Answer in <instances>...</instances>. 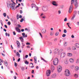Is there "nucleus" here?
I'll use <instances>...</instances> for the list:
<instances>
[{"instance_id":"1","label":"nucleus","mask_w":79,"mask_h":79,"mask_svg":"<svg viewBox=\"0 0 79 79\" xmlns=\"http://www.w3.org/2000/svg\"><path fill=\"white\" fill-rule=\"evenodd\" d=\"M74 3V5L75 6L76 8L78 7V2H77V0H72L71 1V5H70L69 10V13H71L72 12V10H73V4Z\"/></svg>"},{"instance_id":"2","label":"nucleus","mask_w":79,"mask_h":79,"mask_svg":"<svg viewBox=\"0 0 79 79\" xmlns=\"http://www.w3.org/2000/svg\"><path fill=\"white\" fill-rule=\"evenodd\" d=\"M7 7L8 8H11L12 10H15V5L14 4L12 3H9L7 4Z\"/></svg>"},{"instance_id":"3","label":"nucleus","mask_w":79,"mask_h":79,"mask_svg":"<svg viewBox=\"0 0 79 79\" xmlns=\"http://www.w3.org/2000/svg\"><path fill=\"white\" fill-rule=\"evenodd\" d=\"M53 62L54 65H55V66L57 65V64H58V59L57 58H56L53 60Z\"/></svg>"},{"instance_id":"4","label":"nucleus","mask_w":79,"mask_h":79,"mask_svg":"<svg viewBox=\"0 0 79 79\" xmlns=\"http://www.w3.org/2000/svg\"><path fill=\"white\" fill-rule=\"evenodd\" d=\"M62 51H63V49H61L59 50V52L58 51V49L56 48L55 50H54V54H56V53L58 52L60 53H61V52H62Z\"/></svg>"},{"instance_id":"5","label":"nucleus","mask_w":79,"mask_h":79,"mask_svg":"<svg viewBox=\"0 0 79 79\" xmlns=\"http://www.w3.org/2000/svg\"><path fill=\"white\" fill-rule=\"evenodd\" d=\"M65 75L66 76H69V75H70V72L69 71V70L67 69L65 71Z\"/></svg>"},{"instance_id":"6","label":"nucleus","mask_w":79,"mask_h":79,"mask_svg":"<svg viewBox=\"0 0 79 79\" xmlns=\"http://www.w3.org/2000/svg\"><path fill=\"white\" fill-rule=\"evenodd\" d=\"M42 9L44 11H47L48 10V8L46 6H43L42 7Z\"/></svg>"},{"instance_id":"7","label":"nucleus","mask_w":79,"mask_h":79,"mask_svg":"<svg viewBox=\"0 0 79 79\" xmlns=\"http://www.w3.org/2000/svg\"><path fill=\"white\" fill-rule=\"evenodd\" d=\"M62 69V67L60 65H59L58 66V69H57V71L58 73H60V72H61V70Z\"/></svg>"},{"instance_id":"8","label":"nucleus","mask_w":79,"mask_h":79,"mask_svg":"<svg viewBox=\"0 0 79 79\" xmlns=\"http://www.w3.org/2000/svg\"><path fill=\"white\" fill-rule=\"evenodd\" d=\"M31 6L32 8H36V10H38V7L36 6L34 4H32L31 5Z\"/></svg>"},{"instance_id":"9","label":"nucleus","mask_w":79,"mask_h":79,"mask_svg":"<svg viewBox=\"0 0 79 79\" xmlns=\"http://www.w3.org/2000/svg\"><path fill=\"white\" fill-rule=\"evenodd\" d=\"M51 73V71L50 70H47L46 71V75L47 76H50V74Z\"/></svg>"},{"instance_id":"10","label":"nucleus","mask_w":79,"mask_h":79,"mask_svg":"<svg viewBox=\"0 0 79 79\" xmlns=\"http://www.w3.org/2000/svg\"><path fill=\"white\" fill-rule=\"evenodd\" d=\"M66 55V53L65 52H63L61 53L60 56L61 58H64V56H65Z\"/></svg>"},{"instance_id":"11","label":"nucleus","mask_w":79,"mask_h":79,"mask_svg":"<svg viewBox=\"0 0 79 79\" xmlns=\"http://www.w3.org/2000/svg\"><path fill=\"white\" fill-rule=\"evenodd\" d=\"M41 31L42 34H45L47 32V30H46V29H43Z\"/></svg>"},{"instance_id":"12","label":"nucleus","mask_w":79,"mask_h":79,"mask_svg":"<svg viewBox=\"0 0 79 79\" xmlns=\"http://www.w3.org/2000/svg\"><path fill=\"white\" fill-rule=\"evenodd\" d=\"M16 43L18 45L17 46L18 47V48H19V47H20V43H19V41H17Z\"/></svg>"},{"instance_id":"13","label":"nucleus","mask_w":79,"mask_h":79,"mask_svg":"<svg viewBox=\"0 0 79 79\" xmlns=\"http://www.w3.org/2000/svg\"><path fill=\"white\" fill-rule=\"evenodd\" d=\"M56 77V74L55 73L53 74L52 76V78H55V77Z\"/></svg>"},{"instance_id":"14","label":"nucleus","mask_w":79,"mask_h":79,"mask_svg":"<svg viewBox=\"0 0 79 79\" xmlns=\"http://www.w3.org/2000/svg\"><path fill=\"white\" fill-rule=\"evenodd\" d=\"M52 4L53 5H54V6H56L57 5V4H56V2L55 1H53Z\"/></svg>"},{"instance_id":"15","label":"nucleus","mask_w":79,"mask_h":79,"mask_svg":"<svg viewBox=\"0 0 79 79\" xmlns=\"http://www.w3.org/2000/svg\"><path fill=\"white\" fill-rule=\"evenodd\" d=\"M15 29L17 32H20V29H19V27H16Z\"/></svg>"},{"instance_id":"16","label":"nucleus","mask_w":79,"mask_h":79,"mask_svg":"<svg viewBox=\"0 0 79 79\" xmlns=\"http://www.w3.org/2000/svg\"><path fill=\"white\" fill-rule=\"evenodd\" d=\"M4 62L6 66H8V62L7 61L5 60V61H4Z\"/></svg>"},{"instance_id":"17","label":"nucleus","mask_w":79,"mask_h":79,"mask_svg":"<svg viewBox=\"0 0 79 79\" xmlns=\"http://www.w3.org/2000/svg\"><path fill=\"white\" fill-rule=\"evenodd\" d=\"M69 61L70 63H74V59L72 58H71L69 60Z\"/></svg>"},{"instance_id":"18","label":"nucleus","mask_w":79,"mask_h":79,"mask_svg":"<svg viewBox=\"0 0 79 79\" xmlns=\"http://www.w3.org/2000/svg\"><path fill=\"white\" fill-rule=\"evenodd\" d=\"M68 42H65L64 43L63 46L64 47H66V46H67V45H68Z\"/></svg>"},{"instance_id":"19","label":"nucleus","mask_w":79,"mask_h":79,"mask_svg":"<svg viewBox=\"0 0 79 79\" xmlns=\"http://www.w3.org/2000/svg\"><path fill=\"white\" fill-rule=\"evenodd\" d=\"M75 16H76V15H75V14H73V16H72L71 18V20L73 21V20H74V18H75Z\"/></svg>"},{"instance_id":"20","label":"nucleus","mask_w":79,"mask_h":79,"mask_svg":"<svg viewBox=\"0 0 79 79\" xmlns=\"http://www.w3.org/2000/svg\"><path fill=\"white\" fill-rule=\"evenodd\" d=\"M73 54L71 53H67V56H71Z\"/></svg>"},{"instance_id":"21","label":"nucleus","mask_w":79,"mask_h":79,"mask_svg":"<svg viewBox=\"0 0 79 79\" xmlns=\"http://www.w3.org/2000/svg\"><path fill=\"white\" fill-rule=\"evenodd\" d=\"M75 46L77 48H79V44H75Z\"/></svg>"},{"instance_id":"22","label":"nucleus","mask_w":79,"mask_h":79,"mask_svg":"<svg viewBox=\"0 0 79 79\" xmlns=\"http://www.w3.org/2000/svg\"><path fill=\"white\" fill-rule=\"evenodd\" d=\"M20 39L21 42H24V39L23 38V37H20Z\"/></svg>"},{"instance_id":"23","label":"nucleus","mask_w":79,"mask_h":79,"mask_svg":"<svg viewBox=\"0 0 79 79\" xmlns=\"http://www.w3.org/2000/svg\"><path fill=\"white\" fill-rule=\"evenodd\" d=\"M75 69L76 71H78L79 70V67H78V66H76L75 68Z\"/></svg>"},{"instance_id":"24","label":"nucleus","mask_w":79,"mask_h":79,"mask_svg":"<svg viewBox=\"0 0 79 79\" xmlns=\"http://www.w3.org/2000/svg\"><path fill=\"white\" fill-rule=\"evenodd\" d=\"M19 18H20V15L17 14V19H19Z\"/></svg>"},{"instance_id":"25","label":"nucleus","mask_w":79,"mask_h":79,"mask_svg":"<svg viewBox=\"0 0 79 79\" xmlns=\"http://www.w3.org/2000/svg\"><path fill=\"white\" fill-rule=\"evenodd\" d=\"M25 63L26 64H29V62L27 61V60H26L25 61Z\"/></svg>"},{"instance_id":"26","label":"nucleus","mask_w":79,"mask_h":79,"mask_svg":"<svg viewBox=\"0 0 79 79\" xmlns=\"http://www.w3.org/2000/svg\"><path fill=\"white\" fill-rule=\"evenodd\" d=\"M51 69L52 71H53L55 69V67L54 66L52 65L51 66Z\"/></svg>"},{"instance_id":"27","label":"nucleus","mask_w":79,"mask_h":79,"mask_svg":"<svg viewBox=\"0 0 79 79\" xmlns=\"http://www.w3.org/2000/svg\"><path fill=\"white\" fill-rule=\"evenodd\" d=\"M22 35H23V38H24V37H25V33H23L22 34Z\"/></svg>"},{"instance_id":"28","label":"nucleus","mask_w":79,"mask_h":79,"mask_svg":"<svg viewBox=\"0 0 79 79\" xmlns=\"http://www.w3.org/2000/svg\"><path fill=\"white\" fill-rule=\"evenodd\" d=\"M41 60H43L44 61V62H45L46 63L47 62V61L45 60H44V58H42V57H41Z\"/></svg>"},{"instance_id":"29","label":"nucleus","mask_w":79,"mask_h":79,"mask_svg":"<svg viewBox=\"0 0 79 79\" xmlns=\"http://www.w3.org/2000/svg\"><path fill=\"white\" fill-rule=\"evenodd\" d=\"M59 34V32H57L56 33H55V35L56 36H58V35Z\"/></svg>"},{"instance_id":"30","label":"nucleus","mask_w":79,"mask_h":79,"mask_svg":"<svg viewBox=\"0 0 79 79\" xmlns=\"http://www.w3.org/2000/svg\"><path fill=\"white\" fill-rule=\"evenodd\" d=\"M74 77H78V75L75 74L74 75Z\"/></svg>"},{"instance_id":"31","label":"nucleus","mask_w":79,"mask_h":79,"mask_svg":"<svg viewBox=\"0 0 79 79\" xmlns=\"http://www.w3.org/2000/svg\"><path fill=\"white\" fill-rule=\"evenodd\" d=\"M76 63H77V64H78L79 63V59H77V60L76 61Z\"/></svg>"},{"instance_id":"32","label":"nucleus","mask_w":79,"mask_h":79,"mask_svg":"<svg viewBox=\"0 0 79 79\" xmlns=\"http://www.w3.org/2000/svg\"><path fill=\"white\" fill-rule=\"evenodd\" d=\"M16 55L17 56H18L19 57V56L20 55V54H19V52H17L16 53Z\"/></svg>"},{"instance_id":"33","label":"nucleus","mask_w":79,"mask_h":79,"mask_svg":"<svg viewBox=\"0 0 79 79\" xmlns=\"http://www.w3.org/2000/svg\"><path fill=\"white\" fill-rule=\"evenodd\" d=\"M3 15L4 17H6V13H4Z\"/></svg>"},{"instance_id":"34","label":"nucleus","mask_w":79,"mask_h":79,"mask_svg":"<svg viewBox=\"0 0 79 79\" xmlns=\"http://www.w3.org/2000/svg\"><path fill=\"white\" fill-rule=\"evenodd\" d=\"M65 64H68V61L67 60H66L65 61Z\"/></svg>"},{"instance_id":"35","label":"nucleus","mask_w":79,"mask_h":79,"mask_svg":"<svg viewBox=\"0 0 79 79\" xmlns=\"http://www.w3.org/2000/svg\"><path fill=\"white\" fill-rule=\"evenodd\" d=\"M23 21H24V19L23 18L21 19V20H20V22H21V23H23Z\"/></svg>"},{"instance_id":"36","label":"nucleus","mask_w":79,"mask_h":79,"mask_svg":"<svg viewBox=\"0 0 79 79\" xmlns=\"http://www.w3.org/2000/svg\"><path fill=\"white\" fill-rule=\"evenodd\" d=\"M64 32L65 34L67 32V31H66V30L64 29Z\"/></svg>"},{"instance_id":"37","label":"nucleus","mask_w":79,"mask_h":79,"mask_svg":"<svg viewBox=\"0 0 79 79\" xmlns=\"http://www.w3.org/2000/svg\"><path fill=\"white\" fill-rule=\"evenodd\" d=\"M19 6H20V3H19L18 4V5L17 6L15 7V8H18V7H19Z\"/></svg>"},{"instance_id":"38","label":"nucleus","mask_w":79,"mask_h":79,"mask_svg":"<svg viewBox=\"0 0 79 79\" xmlns=\"http://www.w3.org/2000/svg\"><path fill=\"white\" fill-rule=\"evenodd\" d=\"M18 66V64L16 63L15 62V67H16Z\"/></svg>"},{"instance_id":"39","label":"nucleus","mask_w":79,"mask_h":79,"mask_svg":"<svg viewBox=\"0 0 79 79\" xmlns=\"http://www.w3.org/2000/svg\"><path fill=\"white\" fill-rule=\"evenodd\" d=\"M66 34H63L62 35V37H66Z\"/></svg>"},{"instance_id":"40","label":"nucleus","mask_w":79,"mask_h":79,"mask_svg":"<svg viewBox=\"0 0 79 79\" xmlns=\"http://www.w3.org/2000/svg\"><path fill=\"white\" fill-rule=\"evenodd\" d=\"M0 23L2 24V26H3V22H2V20H0Z\"/></svg>"},{"instance_id":"41","label":"nucleus","mask_w":79,"mask_h":79,"mask_svg":"<svg viewBox=\"0 0 79 79\" xmlns=\"http://www.w3.org/2000/svg\"><path fill=\"white\" fill-rule=\"evenodd\" d=\"M7 24H8V25L10 26V25L11 24V23H10V21L8 22L7 23Z\"/></svg>"},{"instance_id":"42","label":"nucleus","mask_w":79,"mask_h":79,"mask_svg":"<svg viewBox=\"0 0 79 79\" xmlns=\"http://www.w3.org/2000/svg\"><path fill=\"white\" fill-rule=\"evenodd\" d=\"M72 48L73 50H75L76 49V47H73Z\"/></svg>"},{"instance_id":"43","label":"nucleus","mask_w":79,"mask_h":79,"mask_svg":"<svg viewBox=\"0 0 79 79\" xmlns=\"http://www.w3.org/2000/svg\"><path fill=\"white\" fill-rule=\"evenodd\" d=\"M21 70L22 71H24V68L23 67H22L21 68Z\"/></svg>"},{"instance_id":"44","label":"nucleus","mask_w":79,"mask_h":79,"mask_svg":"<svg viewBox=\"0 0 79 79\" xmlns=\"http://www.w3.org/2000/svg\"><path fill=\"white\" fill-rule=\"evenodd\" d=\"M77 14V11H74V15H75Z\"/></svg>"},{"instance_id":"45","label":"nucleus","mask_w":79,"mask_h":79,"mask_svg":"<svg viewBox=\"0 0 79 79\" xmlns=\"http://www.w3.org/2000/svg\"><path fill=\"white\" fill-rule=\"evenodd\" d=\"M34 60H37V57H36V56L34 57Z\"/></svg>"},{"instance_id":"46","label":"nucleus","mask_w":79,"mask_h":79,"mask_svg":"<svg viewBox=\"0 0 79 79\" xmlns=\"http://www.w3.org/2000/svg\"><path fill=\"white\" fill-rule=\"evenodd\" d=\"M58 12L59 15H60V14H61V11L59 10V11H58Z\"/></svg>"},{"instance_id":"47","label":"nucleus","mask_w":79,"mask_h":79,"mask_svg":"<svg viewBox=\"0 0 79 79\" xmlns=\"http://www.w3.org/2000/svg\"><path fill=\"white\" fill-rule=\"evenodd\" d=\"M4 27H6V28H8V27H7V26H6V25H4Z\"/></svg>"},{"instance_id":"48","label":"nucleus","mask_w":79,"mask_h":79,"mask_svg":"<svg viewBox=\"0 0 79 79\" xmlns=\"http://www.w3.org/2000/svg\"><path fill=\"white\" fill-rule=\"evenodd\" d=\"M56 40H57V38H55L54 40V42H56Z\"/></svg>"},{"instance_id":"49","label":"nucleus","mask_w":79,"mask_h":79,"mask_svg":"<svg viewBox=\"0 0 79 79\" xmlns=\"http://www.w3.org/2000/svg\"><path fill=\"white\" fill-rule=\"evenodd\" d=\"M67 21V18H65L64 19V21Z\"/></svg>"},{"instance_id":"50","label":"nucleus","mask_w":79,"mask_h":79,"mask_svg":"<svg viewBox=\"0 0 79 79\" xmlns=\"http://www.w3.org/2000/svg\"><path fill=\"white\" fill-rule=\"evenodd\" d=\"M39 34L40 35L42 38V34H41V33H39Z\"/></svg>"},{"instance_id":"51","label":"nucleus","mask_w":79,"mask_h":79,"mask_svg":"<svg viewBox=\"0 0 79 79\" xmlns=\"http://www.w3.org/2000/svg\"><path fill=\"white\" fill-rule=\"evenodd\" d=\"M31 73H32V74H34V70H32Z\"/></svg>"},{"instance_id":"52","label":"nucleus","mask_w":79,"mask_h":79,"mask_svg":"<svg viewBox=\"0 0 79 79\" xmlns=\"http://www.w3.org/2000/svg\"><path fill=\"white\" fill-rule=\"evenodd\" d=\"M21 31L22 32H24V29H22L21 30Z\"/></svg>"},{"instance_id":"53","label":"nucleus","mask_w":79,"mask_h":79,"mask_svg":"<svg viewBox=\"0 0 79 79\" xmlns=\"http://www.w3.org/2000/svg\"><path fill=\"white\" fill-rule=\"evenodd\" d=\"M13 33L14 35H16V33H15V31H14L13 32Z\"/></svg>"},{"instance_id":"54","label":"nucleus","mask_w":79,"mask_h":79,"mask_svg":"<svg viewBox=\"0 0 79 79\" xmlns=\"http://www.w3.org/2000/svg\"><path fill=\"white\" fill-rule=\"evenodd\" d=\"M27 57H28V55H26L25 56V58H27Z\"/></svg>"},{"instance_id":"55","label":"nucleus","mask_w":79,"mask_h":79,"mask_svg":"<svg viewBox=\"0 0 79 79\" xmlns=\"http://www.w3.org/2000/svg\"><path fill=\"white\" fill-rule=\"evenodd\" d=\"M71 37L72 38H74V35H72L71 36Z\"/></svg>"},{"instance_id":"56","label":"nucleus","mask_w":79,"mask_h":79,"mask_svg":"<svg viewBox=\"0 0 79 79\" xmlns=\"http://www.w3.org/2000/svg\"><path fill=\"white\" fill-rule=\"evenodd\" d=\"M20 13H21V14H22V13H23V10H20Z\"/></svg>"},{"instance_id":"57","label":"nucleus","mask_w":79,"mask_h":79,"mask_svg":"<svg viewBox=\"0 0 79 79\" xmlns=\"http://www.w3.org/2000/svg\"><path fill=\"white\" fill-rule=\"evenodd\" d=\"M26 44H27V45H30V43H26Z\"/></svg>"},{"instance_id":"58","label":"nucleus","mask_w":79,"mask_h":79,"mask_svg":"<svg viewBox=\"0 0 79 79\" xmlns=\"http://www.w3.org/2000/svg\"><path fill=\"white\" fill-rule=\"evenodd\" d=\"M21 5L23 6H24V4L23 3H21Z\"/></svg>"},{"instance_id":"59","label":"nucleus","mask_w":79,"mask_h":79,"mask_svg":"<svg viewBox=\"0 0 79 79\" xmlns=\"http://www.w3.org/2000/svg\"><path fill=\"white\" fill-rule=\"evenodd\" d=\"M2 55L3 56H5V55L3 53H2Z\"/></svg>"},{"instance_id":"60","label":"nucleus","mask_w":79,"mask_h":79,"mask_svg":"<svg viewBox=\"0 0 79 79\" xmlns=\"http://www.w3.org/2000/svg\"><path fill=\"white\" fill-rule=\"evenodd\" d=\"M3 31L5 32H6V30L5 29V28L3 29Z\"/></svg>"},{"instance_id":"61","label":"nucleus","mask_w":79,"mask_h":79,"mask_svg":"<svg viewBox=\"0 0 79 79\" xmlns=\"http://www.w3.org/2000/svg\"><path fill=\"white\" fill-rule=\"evenodd\" d=\"M14 79H16V76H14Z\"/></svg>"},{"instance_id":"62","label":"nucleus","mask_w":79,"mask_h":79,"mask_svg":"<svg viewBox=\"0 0 79 79\" xmlns=\"http://www.w3.org/2000/svg\"><path fill=\"white\" fill-rule=\"evenodd\" d=\"M18 62H19V61H20V58H19L18 60Z\"/></svg>"},{"instance_id":"63","label":"nucleus","mask_w":79,"mask_h":79,"mask_svg":"<svg viewBox=\"0 0 79 79\" xmlns=\"http://www.w3.org/2000/svg\"><path fill=\"white\" fill-rule=\"evenodd\" d=\"M35 63H37V60H35Z\"/></svg>"},{"instance_id":"64","label":"nucleus","mask_w":79,"mask_h":79,"mask_svg":"<svg viewBox=\"0 0 79 79\" xmlns=\"http://www.w3.org/2000/svg\"><path fill=\"white\" fill-rule=\"evenodd\" d=\"M77 25H78V26H79V22H77Z\"/></svg>"}]
</instances>
